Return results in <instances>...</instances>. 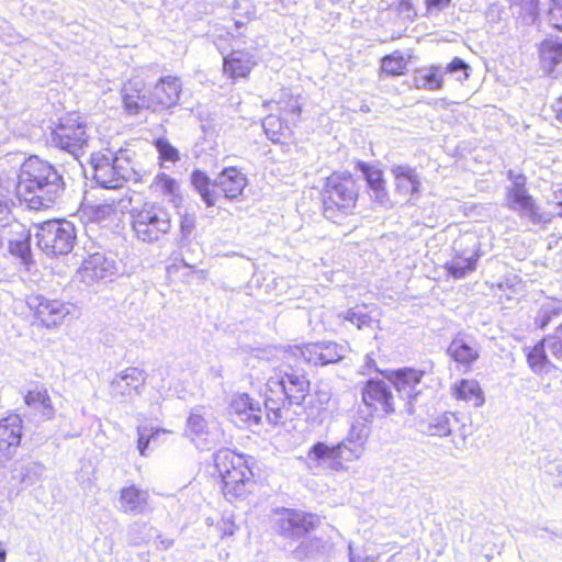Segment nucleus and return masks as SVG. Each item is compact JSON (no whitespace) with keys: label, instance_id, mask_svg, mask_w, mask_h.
<instances>
[{"label":"nucleus","instance_id":"2eb2a0df","mask_svg":"<svg viewBox=\"0 0 562 562\" xmlns=\"http://www.w3.org/2000/svg\"><path fill=\"white\" fill-rule=\"evenodd\" d=\"M147 380V373L136 367H128L116 373L110 381V393L114 397L128 401L139 395Z\"/></svg>","mask_w":562,"mask_h":562},{"label":"nucleus","instance_id":"a19ab883","mask_svg":"<svg viewBox=\"0 0 562 562\" xmlns=\"http://www.w3.org/2000/svg\"><path fill=\"white\" fill-rule=\"evenodd\" d=\"M546 350L547 344H544V339L537 344L527 355L528 363L531 370L536 373L543 372L548 367V356Z\"/></svg>","mask_w":562,"mask_h":562},{"label":"nucleus","instance_id":"8fccbe9b","mask_svg":"<svg viewBox=\"0 0 562 562\" xmlns=\"http://www.w3.org/2000/svg\"><path fill=\"white\" fill-rule=\"evenodd\" d=\"M150 187L162 195L172 196L177 190V182L173 178L160 172L154 178Z\"/></svg>","mask_w":562,"mask_h":562},{"label":"nucleus","instance_id":"bb28decb","mask_svg":"<svg viewBox=\"0 0 562 562\" xmlns=\"http://www.w3.org/2000/svg\"><path fill=\"white\" fill-rule=\"evenodd\" d=\"M22 419L19 415H9L0 420V451L10 456L22 439Z\"/></svg>","mask_w":562,"mask_h":562},{"label":"nucleus","instance_id":"e2e57ef3","mask_svg":"<svg viewBox=\"0 0 562 562\" xmlns=\"http://www.w3.org/2000/svg\"><path fill=\"white\" fill-rule=\"evenodd\" d=\"M552 111L555 120L562 124V95L559 97L552 104Z\"/></svg>","mask_w":562,"mask_h":562},{"label":"nucleus","instance_id":"ea45409f","mask_svg":"<svg viewBox=\"0 0 562 562\" xmlns=\"http://www.w3.org/2000/svg\"><path fill=\"white\" fill-rule=\"evenodd\" d=\"M289 123L284 117L270 114L262 120V127L272 142H279L280 136L290 130Z\"/></svg>","mask_w":562,"mask_h":562},{"label":"nucleus","instance_id":"13d9d810","mask_svg":"<svg viewBox=\"0 0 562 562\" xmlns=\"http://www.w3.org/2000/svg\"><path fill=\"white\" fill-rule=\"evenodd\" d=\"M451 0H425L427 14L429 16L438 14L450 4Z\"/></svg>","mask_w":562,"mask_h":562},{"label":"nucleus","instance_id":"864d4df0","mask_svg":"<svg viewBox=\"0 0 562 562\" xmlns=\"http://www.w3.org/2000/svg\"><path fill=\"white\" fill-rule=\"evenodd\" d=\"M544 344L552 357L562 362V324L557 328L554 335L544 338Z\"/></svg>","mask_w":562,"mask_h":562},{"label":"nucleus","instance_id":"774afa93","mask_svg":"<svg viewBox=\"0 0 562 562\" xmlns=\"http://www.w3.org/2000/svg\"><path fill=\"white\" fill-rule=\"evenodd\" d=\"M554 199H557V206L561 207V211L558 212V216L562 217V189L554 192Z\"/></svg>","mask_w":562,"mask_h":562},{"label":"nucleus","instance_id":"1a4fd4ad","mask_svg":"<svg viewBox=\"0 0 562 562\" xmlns=\"http://www.w3.org/2000/svg\"><path fill=\"white\" fill-rule=\"evenodd\" d=\"M50 140L56 147L78 158L88 146L87 125L78 115H67L52 131Z\"/></svg>","mask_w":562,"mask_h":562},{"label":"nucleus","instance_id":"e433bc0d","mask_svg":"<svg viewBox=\"0 0 562 562\" xmlns=\"http://www.w3.org/2000/svg\"><path fill=\"white\" fill-rule=\"evenodd\" d=\"M276 104L286 122L295 123L301 114V102L299 98L283 93L278 101H270L269 106Z\"/></svg>","mask_w":562,"mask_h":562},{"label":"nucleus","instance_id":"6ab92c4d","mask_svg":"<svg viewBox=\"0 0 562 562\" xmlns=\"http://www.w3.org/2000/svg\"><path fill=\"white\" fill-rule=\"evenodd\" d=\"M149 497L147 490L131 484L120 490L116 507L119 512L126 515H143L148 512Z\"/></svg>","mask_w":562,"mask_h":562},{"label":"nucleus","instance_id":"5fc2aeb1","mask_svg":"<svg viewBox=\"0 0 562 562\" xmlns=\"http://www.w3.org/2000/svg\"><path fill=\"white\" fill-rule=\"evenodd\" d=\"M547 19L552 27L562 31V0H550Z\"/></svg>","mask_w":562,"mask_h":562},{"label":"nucleus","instance_id":"c9c22d12","mask_svg":"<svg viewBox=\"0 0 562 562\" xmlns=\"http://www.w3.org/2000/svg\"><path fill=\"white\" fill-rule=\"evenodd\" d=\"M191 182L207 206H214L216 204L217 194L214 190L210 189L213 181H211L205 172L194 170L191 175Z\"/></svg>","mask_w":562,"mask_h":562},{"label":"nucleus","instance_id":"cd10ccee","mask_svg":"<svg viewBox=\"0 0 562 562\" xmlns=\"http://www.w3.org/2000/svg\"><path fill=\"white\" fill-rule=\"evenodd\" d=\"M255 65L254 57L246 50H233L224 57L223 69L231 78H245Z\"/></svg>","mask_w":562,"mask_h":562},{"label":"nucleus","instance_id":"393cba45","mask_svg":"<svg viewBox=\"0 0 562 562\" xmlns=\"http://www.w3.org/2000/svg\"><path fill=\"white\" fill-rule=\"evenodd\" d=\"M333 551V543L329 540L313 537L302 540L293 550V557L299 560L319 562L327 560Z\"/></svg>","mask_w":562,"mask_h":562},{"label":"nucleus","instance_id":"6e6d98bb","mask_svg":"<svg viewBox=\"0 0 562 562\" xmlns=\"http://www.w3.org/2000/svg\"><path fill=\"white\" fill-rule=\"evenodd\" d=\"M116 206L113 203L98 204L92 207L91 218L95 222H103L115 215Z\"/></svg>","mask_w":562,"mask_h":562},{"label":"nucleus","instance_id":"20e7f679","mask_svg":"<svg viewBox=\"0 0 562 562\" xmlns=\"http://www.w3.org/2000/svg\"><path fill=\"white\" fill-rule=\"evenodd\" d=\"M358 200V188L350 172H334L322 190L323 215L328 221L342 224L353 214Z\"/></svg>","mask_w":562,"mask_h":562},{"label":"nucleus","instance_id":"6e6552de","mask_svg":"<svg viewBox=\"0 0 562 562\" xmlns=\"http://www.w3.org/2000/svg\"><path fill=\"white\" fill-rule=\"evenodd\" d=\"M38 248L47 256L69 254L76 241V229L68 221L52 220L35 226Z\"/></svg>","mask_w":562,"mask_h":562},{"label":"nucleus","instance_id":"b1692460","mask_svg":"<svg viewBox=\"0 0 562 562\" xmlns=\"http://www.w3.org/2000/svg\"><path fill=\"white\" fill-rule=\"evenodd\" d=\"M144 82L132 79L124 83L121 94L124 110L130 115H136L143 109L149 110V93L144 90Z\"/></svg>","mask_w":562,"mask_h":562},{"label":"nucleus","instance_id":"bf43d9fd","mask_svg":"<svg viewBox=\"0 0 562 562\" xmlns=\"http://www.w3.org/2000/svg\"><path fill=\"white\" fill-rule=\"evenodd\" d=\"M526 177L522 173H518V176L515 177L510 187H508L507 194L528 191L526 189Z\"/></svg>","mask_w":562,"mask_h":562},{"label":"nucleus","instance_id":"7ed1b4c3","mask_svg":"<svg viewBox=\"0 0 562 562\" xmlns=\"http://www.w3.org/2000/svg\"><path fill=\"white\" fill-rule=\"evenodd\" d=\"M366 439L364 425L358 423L351 426L348 437L337 445L314 443L307 452L310 469L342 470L344 462H352L361 457Z\"/></svg>","mask_w":562,"mask_h":562},{"label":"nucleus","instance_id":"a18cd8bd","mask_svg":"<svg viewBox=\"0 0 562 562\" xmlns=\"http://www.w3.org/2000/svg\"><path fill=\"white\" fill-rule=\"evenodd\" d=\"M513 8H518L519 18L526 24H533L539 16V0H515Z\"/></svg>","mask_w":562,"mask_h":562},{"label":"nucleus","instance_id":"a211bd4d","mask_svg":"<svg viewBox=\"0 0 562 562\" xmlns=\"http://www.w3.org/2000/svg\"><path fill=\"white\" fill-rule=\"evenodd\" d=\"M507 205L532 224H548L552 221V215L542 213L528 191L507 194Z\"/></svg>","mask_w":562,"mask_h":562},{"label":"nucleus","instance_id":"f704fd0d","mask_svg":"<svg viewBox=\"0 0 562 562\" xmlns=\"http://www.w3.org/2000/svg\"><path fill=\"white\" fill-rule=\"evenodd\" d=\"M357 168L363 177L366 178L368 186L375 191L378 199H383L386 196V192L384 190V180L383 173L380 169L370 166L367 162L358 161Z\"/></svg>","mask_w":562,"mask_h":562},{"label":"nucleus","instance_id":"2f4dec72","mask_svg":"<svg viewBox=\"0 0 562 562\" xmlns=\"http://www.w3.org/2000/svg\"><path fill=\"white\" fill-rule=\"evenodd\" d=\"M453 395L461 401L471 403L474 407L484 404V396L475 380H461L452 387Z\"/></svg>","mask_w":562,"mask_h":562},{"label":"nucleus","instance_id":"37998d69","mask_svg":"<svg viewBox=\"0 0 562 562\" xmlns=\"http://www.w3.org/2000/svg\"><path fill=\"white\" fill-rule=\"evenodd\" d=\"M293 356L301 358L304 362L321 366L322 358V346L321 342L307 344L302 347H294L292 351Z\"/></svg>","mask_w":562,"mask_h":562},{"label":"nucleus","instance_id":"412c9836","mask_svg":"<svg viewBox=\"0 0 562 562\" xmlns=\"http://www.w3.org/2000/svg\"><path fill=\"white\" fill-rule=\"evenodd\" d=\"M24 402L36 422L49 420L55 416V407L44 385L32 386L24 395Z\"/></svg>","mask_w":562,"mask_h":562},{"label":"nucleus","instance_id":"0eeeda50","mask_svg":"<svg viewBox=\"0 0 562 562\" xmlns=\"http://www.w3.org/2000/svg\"><path fill=\"white\" fill-rule=\"evenodd\" d=\"M215 469L222 479L224 496L233 502L244 497L252 484V471L244 456L222 449L213 457Z\"/></svg>","mask_w":562,"mask_h":562},{"label":"nucleus","instance_id":"c756f323","mask_svg":"<svg viewBox=\"0 0 562 562\" xmlns=\"http://www.w3.org/2000/svg\"><path fill=\"white\" fill-rule=\"evenodd\" d=\"M448 355L459 364L469 367L479 358V349L474 342L457 336L447 349Z\"/></svg>","mask_w":562,"mask_h":562},{"label":"nucleus","instance_id":"ddd939ff","mask_svg":"<svg viewBox=\"0 0 562 562\" xmlns=\"http://www.w3.org/2000/svg\"><path fill=\"white\" fill-rule=\"evenodd\" d=\"M229 414L234 423L241 428L251 429L262 425V406L247 393H238L232 397Z\"/></svg>","mask_w":562,"mask_h":562},{"label":"nucleus","instance_id":"423d86ee","mask_svg":"<svg viewBox=\"0 0 562 562\" xmlns=\"http://www.w3.org/2000/svg\"><path fill=\"white\" fill-rule=\"evenodd\" d=\"M131 233L142 244L155 245L168 235L172 227L171 214L156 202H145L128 212Z\"/></svg>","mask_w":562,"mask_h":562},{"label":"nucleus","instance_id":"4468645a","mask_svg":"<svg viewBox=\"0 0 562 562\" xmlns=\"http://www.w3.org/2000/svg\"><path fill=\"white\" fill-rule=\"evenodd\" d=\"M182 91V82L179 77H161L149 90V110L162 112L176 106Z\"/></svg>","mask_w":562,"mask_h":562},{"label":"nucleus","instance_id":"72a5a7b5","mask_svg":"<svg viewBox=\"0 0 562 562\" xmlns=\"http://www.w3.org/2000/svg\"><path fill=\"white\" fill-rule=\"evenodd\" d=\"M44 467L34 461L15 463L12 470V479L24 485L34 484L42 475Z\"/></svg>","mask_w":562,"mask_h":562},{"label":"nucleus","instance_id":"7c9ffc66","mask_svg":"<svg viewBox=\"0 0 562 562\" xmlns=\"http://www.w3.org/2000/svg\"><path fill=\"white\" fill-rule=\"evenodd\" d=\"M331 393L327 386L317 387L305 405V413L308 419L321 418L328 411Z\"/></svg>","mask_w":562,"mask_h":562},{"label":"nucleus","instance_id":"c85d7f7f","mask_svg":"<svg viewBox=\"0 0 562 562\" xmlns=\"http://www.w3.org/2000/svg\"><path fill=\"white\" fill-rule=\"evenodd\" d=\"M413 85L416 89L429 91L440 90L443 87V68L439 65H431L420 68L413 76Z\"/></svg>","mask_w":562,"mask_h":562},{"label":"nucleus","instance_id":"4be33fe9","mask_svg":"<svg viewBox=\"0 0 562 562\" xmlns=\"http://www.w3.org/2000/svg\"><path fill=\"white\" fill-rule=\"evenodd\" d=\"M539 58L542 70L551 77L562 74V41L548 37L539 46Z\"/></svg>","mask_w":562,"mask_h":562},{"label":"nucleus","instance_id":"f8f14e48","mask_svg":"<svg viewBox=\"0 0 562 562\" xmlns=\"http://www.w3.org/2000/svg\"><path fill=\"white\" fill-rule=\"evenodd\" d=\"M362 401L366 406L385 415L394 413L401 405L392 392V385L383 380L370 379L362 389Z\"/></svg>","mask_w":562,"mask_h":562},{"label":"nucleus","instance_id":"c03bdc74","mask_svg":"<svg viewBox=\"0 0 562 562\" xmlns=\"http://www.w3.org/2000/svg\"><path fill=\"white\" fill-rule=\"evenodd\" d=\"M407 63L400 52H394L382 58L381 69L390 76H400L404 74Z\"/></svg>","mask_w":562,"mask_h":562},{"label":"nucleus","instance_id":"aec40b11","mask_svg":"<svg viewBox=\"0 0 562 562\" xmlns=\"http://www.w3.org/2000/svg\"><path fill=\"white\" fill-rule=\"evenodd\" d=\"M186 434L200 449H210L220 437L217 429L211 427L198 412H192L188 417Z\"/></svg>","mask_w":562,"mask_h":562},{"label":"nucleus","instance_id":"5701e85b","mask_svg":"<svg viewBox=\"0 0 562 562\" xmlns=\"http://www.w3.org/2000/svg\"><path fill=\"white\" fill-rule=\"evenodd\" d=\"M212 186L218 188L227 200H236L243 194L247 186V178L241 170L229 167L216 176Z\"/></svg>","mask_w":562,"mask_h":562},{"label":"nucleus","instance_id":"49530a36","mask_svg":"<svg viewBox=\"0 0 562 562\" xmlns=\"http://www.w3.org/2000/svg\"><path fill=\"white\" fill-rule=\"evenodd\" d=\"M322 346V358L321 366L329 363H336L344 359L345 347L333 341L321 342Z\"/></svg>","mask_w":562,"mask_h":562},{"label":"nucleus","instance_id":"680f3d73","mask_svg":"<svg viewBox=\"0 0 562 562\" xmlns=\"http://www.w3.org/2000/svg\"><path fill=\"white\" fill-rule=\"evenodd\" d=\"M348 551H349V562H374V560L371 557L368 555H359L353 552L352 543L349 542L348 544Z\"/></svg>","mask_w":562,"mask_h":562},{"label":"nucleus","instance_id":"dca6fc26","mask_svg":"<svg viewBox=\"0 0 562 562\" xmlns=\"http://www.w3.org/2000/svg\"><path fill=\"white\" fill-rule=\"evenodd\" d=\"M29 306L34 310L37 319L46 327L60 324L70 313L69 304L41 295L31 297Z\"/></svg>","mask_w":562,"mask_h":562},{"label":"nucleus","instance_id":"338daca9","mask_svg":"<svg viewBox=\"0 0 562 562\" xmlns=\"http://www.w3.org/2000/svg\"><path fill=\"white\" fill-rule=\"evenodd\" d=\"M221 529L223 536H233L235 533V525L231 520H223Z\"/></svg>","mask_w":562,"mask_h":562},{"label":"nucleus","instance_id":"3c124183","mask_svg":"<svg viewBox=\"0 0 562 562\" xmlns=\"http://www.w3.org/2000/svg\"><path fill=\"white\" fill-rule=\"evenodd\" d=\"M469 65L461 58L454 57L451 63H449L443 68L445 74L454 75L458 81H463L469 77Z\"/></svg>","mask_w":562,"mask_h":562},{"label":"nucleus","instance_id":"39448f33","mask_svg":"<svg viewBox=\"0 0 562 562\" xmlns=\"http://www.w3.org/2000/svg\"><path fill=\"white\" fill-rule=\"evenodd\" d=\"M93 179L104 189H119L127 181L137 182L139 175L134 168L132 153L128 149L93 153L90 157Z\"/></svg>","mask_w":562,"mask_h":562},{"label":"nucleus","instance_id":"79ce46f5","mask_svg":"<svg viewBox=\"0 0 562 562\" xmlns=\"http://www.w3.org/2000/svg\"><path fill=\"white\" fill-rule=\"evenodd\" d=\"M562 312V304L559 301H549L541 305L537 313L535 323L539 328H546L552 318L559 316Z\"/></svg>","mask_w":562,"mask_h":562},{"label":"nucleus","instance_id":"4d7b16f0","mask_svg":"<svg viewBox=\"0 0 562 562\" xmlns=\"http://www.w3.org/2000/svg\"><path fill=\"white\" fill-rule=\"evenodd\" d=\"M419 555L416 551L405 550L391 555L387 562H418Z\"/></svg>","mask_w":562,"mask_h":562},{"label":"nucleus","instance_id":"58836bf2","mask_svg":"<svg viewBox=\"0 0 562 562\" xmlns=\"http://www.w3.org/2000/svg\"><path fill=\"white\" fill-rule=\"evenodd\" d=\"M9 250L13 256L20 258L23 265H29L32 261L30 233L23 231L18 238L10 239Z\"/></svg>","mask_w":562,"mask_h":562},{"label":"nucleus","instance_id":"603ef678","mask_svg":"<svg viewBox=\"0 0 562 562\" xmlns=\"http://www.w3.org/2000/svg\"><path fill=\"white\" fill-rule=\"evenodd\" d=\"M195 229V216L191 213H184L180 218V237L178 243L184 245L189 241Z\"/></svg>","mask_w":562,"mask_h":562},{"label":"nucleus","instance_id":"9b49d317","mask_svg":"<svg viewBox=\"0 0 562 562\" xmlns=\"http://www.w3.org/2000/svg\"><path fill=\"white\" fill-rule=\"evenodd\" d=\"M425 372L413 368H402L389 376L391 385L396 390L401 411L414 414V402L422 392L420 383Z\"/></svg>","mask_w":562,"mask_h":562},{"label":"nucleus","instance_id":"a878e982","mask_svg":"<svg viewBox=\"0 0 562 562\" xmlns=\"http://www.w3.org/2000/svg\"><path fill=\"white\" fill-rule=\"evenodd\" d=\"M391 173L394 177L398 194L404 198H411L419 193L422 183L416 168L408 165H393Z\"/></svg>","mask_w":562,"mask_h":562},{"label":"nucleus","instance_id":"0e129e2a","mask_svg":"<svg viewBox=\"0 0 562 562\" xmlns=\"http://www.w3.org/2000/svg\"><path fill=\"white\" fill-rule=\"evenodd\" d=\"M364 369H366V373H371L373 371H379V369L376 368V364H375V360L372 357V355H367L366 356Z\"/></svg>","mask_w":562,"mask_h":562},{"label":"nucleus","instance_id":"473e14b6","mask_svg":"<svg viewBox=\"0 0 562 562\" xmlns=\"http://www.w3.org/2000/svg\"><path fill=\"white\" fill-rule=\"evenodd\" d=\"M479 257V249H476L471 256L457 254L445 265V268L454 279H462L468 273L475 270Z\"/></svg>","mask_w":562,"mask_h":562},{"label":"nucleus","instance_id":"69168bd1","mask_svg":"<svg viewBox=\"0 0 562 562\" xmlns=\"http://www.w3.org/2000/svg\"><path fill=\"white\" fill-rule=\"evenodd\" d=\"M550 473L554 476H557V480L554 484L562 485V465L561 464H553L550 468Z\"/></svg>","mask_w":562,"mask_h":562},{"label":"nucleus","instance_id":"4c0bfd02","mask_svg":"<svg viewBox=\"0 0 562 562\" xmlns=\"http://www.w3.org/2000/svg\"><path fill=\"white\" fill-rule=\"evenodd\" d=\"M456 414L446 412L435 417L428 425V434L430 436L445 437L452 432L453 426L458 423Z\"/></svg>","mask_w":562,"mask_h":562},{"label":"nucleus","instance_id":"f257e3e1","mask_svg":"<svg viewBox=\"0 0 562 562\" xmlns=\"http://www.w3.org/2000/svg\"><path fill=\"white\" fill-rule=\"evenodd\" d=\"M64 191V177L49 161L30 156L21 165L16 195L29 209H49L60 200Z\"/></svg>","mask_w":562,"mask_h":562},{"label":"nucleus","instance_id":"de8ad7c7","mask_svg":"<svg viewBox=\"0 0 562 562\" xmlns=\"http://www.w3.org/2000/svg\"><path fill=\"white\" fill-rule=\"evenodd\" d=\"M155 147L159 154L160 166L167 168L166 162L175 164L179 160V151L166 138L155 140Z\"/></svg>","mask_w":562,"mask_h":562},{"label":"nucleus","instance_id":"09e8293b","mask_svg":"<svg viewBox=\"0 0 562 562\" xmlns=\"http://www.w3.org/2000/svg\"><path fill=\"white\" fill-rule=\"evenodd\" d=\"M345 321L355 325L358 329L371 328L373 318L366 312V307H355L347 311Z\"/></svg>","mask_w":562,"mask_h":562},{"label":"nucleus","instance_id":"052dcab7","mask_svg":"<svg viewBox=\"0 0 562 562\" xmlns=\"http://www.w3.org/2000/svg\"><path fill=\"white\" fill-rule=\"evenodd\" d=\"M154 437V434L151 436L145 435V432L138 428V440H137V449L140 453V456H146V449L148 448L150 438Z\"/></svg>","mask_w":562,"mask_h":562},{"label":"nucleus","instance_id":"9d476101","mask_svg":"<svg viewBox=\"0 0 562 562\" xmlns=\"http://www.w3.org/2000/svg\"><path fill=\"white\" fill-rule=\"evenodd\" d=\"M276 515L278 533L282 538L293 541L302 539L321 524L317 515L301 509L282 507L276 510Z\"/></svg>","mask_w":562,"mask_h":562},{"label":"nucleus","instance_id":"f03ea898","mask_svg":"<svg viewBox=\"0 0 562 562\" xmlns=\"http://www.w3.org/2000/svg\"><path fill=\"white\" fill-rule=\"evenodd\" d=\"M310 392L306 375L291 364L273 370L266 382L265 411L269 425H277L283 418L282 409L288 405H301Z\"/></svg>","mask_w":562,"mask_h":562},{"label":"nucleus","instance_id":"f3484780","mask_svg":"<svg viewBox=\"0 0 562 562\" xmlns=\"http://www.w3.org/2000/svg\"><path fill=\"white\" fill-rule=\"evenodd\" d=\"M117 273L116 262L112 257L102 252L90 255L80 269L85 282L91 283L102 280H111Z\"/></svg>","mask_w":562,"mask_h":562}]
</instances>
